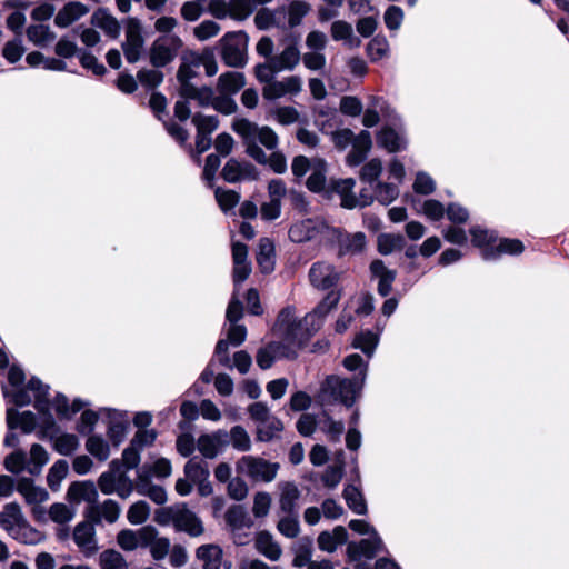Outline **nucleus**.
I'll use <instances>...</instances> for the list:
<instances>
[{
    "mask_svg": "<svg viewBox=\"0 0 569 569\" xmlns=\"http://www.w3.org/2000/svg\"><path fill=\"white\" fill-rule=\"evenodd\" d=\"M366 385V372L361 376L343 378L338 375H328L320 386V396L332 402L341 403L346 408H352L361 397Z\"/></svg>",
    "mask_w": 569,
    "mask_h": 569,
    "instance_id": "1",
    "label": "nucleus"
},
{
    "mask_svg": "<svg viewBox=\"0 0 569 569\" xmlns=\"http://www.w3.org/2000/svg\"><path fill=\"white\" fill-rule=\"evenodd\" d=\"M8 369L7 380L10 389L2 385V397L17 407H26L31 403L30 390L26 383V373L18 363H10L9 353L2 347V372Z\"/></svg>",
    "mask_w": 569,
    "mask_h": 569,
    "instance_id": "2",
    "label": "nucleus"
},
{
    "mask_svg": "<svg viewBox=\"0 0 569 569\" xmlns=\"http://www.w3.org/2000/svg\"><path fill=\"white\" fill-rule=\"evenodd\" d=\"M249 36L246 31H229L219 40L222 62L231 68H243L248 62Z\"/></svg>",
    "mask_w": 569,
    "mask_h": 569,
    "instance_id": "3",
    "label": "nucleus"
},
{
    "mask_svg": "<svg viewBox=\"0 0 569 569\" xmlns=\"http://www.w3.org/2000/svg\"><path fill=\"white\" fill-rule=\"evenodd\" d=\"M183 41L178 34H160L149 48V62L156 69L170 64L178 57Z\"/></svg>",
    "mask_w": 569,
    "mask_h": 569,
    "instance_id": "4",
    "label": "nucleus"
},
{
    "mask_svg": "<svg viewBox=\"0 0 569 569\" xmlns=\"http://www.w3.org/2000/svg\"><path fill=\"white\" fill-rule=\"evenodd\" d=\"M2 529L9 532L13 538L24 543H34L33 537L37 531L32 529L22 515L18 503H7L2 510Z\"/></svg>",
    "mask_w": 569,
    "mask_h": 569,
    "instance_id": "5",
    "label": "nucleus"
},
{
    "mask_svg": "<svg viewBox=\"0 0 569 569\" xmlns=\"http://www.w3.org/2000/svg\"><path fill=\"white\" fill-rule=\"evenodd\" d=\"M6 416L8 432L3 442L7 447H16L18 445L16 429H20L23 433L29 435L38 427V417L32 411L19 412L13 408H8Z\"/></svg>",
    "mask_w": 569,
    "mask_h": 569,
    "instance_id": "6",
    "label": "nucleus"
},
{
    "mask_svg": "<svg viewBox=\"0 0 569 569\" xmlns=\"http://www.w3.org/2000/svg\"><path fill=\"white\" fill-rule=\"evenodd\" d=\"M319 330L320 323L312 321L307 322L305 316L299 322L292 325L279 336L284 341L286 348L303 349Z\"/></svg>",
    "mask_w": 569,
    "mask_h": 569,
    "instance_id": "7",
    "label": "nucleus"
},
{
    "mask_svg": "<svg viewBox=\"0 0 569 569\" xmlns=\"http://www.w3.org/2000/svg\"><path fill=\"white\" fill-rule=\"evenodd\" d=\"M244 472L254 481L271 482L277 477L280 465L261 457L243 456L240 460Z\"/></svg>",
    "mask_w": 569,
    "mask_h": 569,
    "instance_id": "8",
    "label": "nucleus"
},
{
    "mask_svg": "<svg viewBox=\"0 0 569 569\" xmlns=\"http://www.w3.org/2000/svg\"><path fill=\"white\" fill-rule=\"evenodd\" d=\"M232 130L241 137L246 146V153L259 164H267L268 156L252 137L251 121L246 118L234 119L231 126Z\"/></svg>",
    "mask_w": 569,
    "mask_h": 569,
    "instance_id": "9",
    "label": "nucleus"
},
{
    "mask_svg": "<svg viewBox=\"0 0 569 569\" xmlns=\"http://www.w3.org/2000/svg\"><path fill=\"white\" fill-rule=\"evenodd\" d=\"M101 411L107 412V436L114 447H119L130 430L128 412L113 408H101Z\"/></svg>",
    "mask_w": 569,
    "mask_h": 569,
    "instance_id": "10",
    "label": "nucleus"
},
{
    "mask_svg": "<svg viewBox=\"0 0 569 569\" xmlns=\"http://www.w3.org/2000/svg\"><path fill=\"white\" fill-rule=\"evenodd\" d=\"M379 552H387L380 535L361 539L358 542L350 541L347 546V556L350 561H359L361 558L371 560Z\"/></svg>",
    "mask_w": 569,
    "mask_h": 569,
    "instance_id": "11",
    "label": "nucleus"
},
{
    "mask_svg": "<svg viewBox=\"0 0 569 569\" xmlns=\"http://www.w3.org/2000/svg\"><path fill=\"white\" fill-rule=\"evenodd\" d=\"M326 228H328L326 222L306 218L290 226L288 237L295 243H305L316 239Z\"/></svg>",
    "mask_w": 569,
    "mask_h": 569,
    "instance_id": "12",
    "label": "nucleus"
},
{
    "mask_svg": "<svg viewBox=\"0 0 569 569\" xmlns=\"http://www.w3.org/2000/svg\"><path fill=\"white\" fill-rule=\"evenodd\" d=\"M173 528L177 532H186L190 537H199L204 531L201 519L188 508L186 502L178 503Z\"/></svg>",
    "mask_w": 569,
    "mask_h": 569,
    "instance_id": "13",
    "label": "nucleus"
},
{
    "mask_svg": "<svg viewBox=\"0 0 569 569\" xmlns=\"http://www.w3.org/2000/svg\"><path fill=\"white\" fill-rule=\"evenodd\" d=\"M144 39L141 34L138 20H131L126 29V40L122 42V50L129 63H136L141 58Z\"/></svg>",
    "mask_w": 569,
    "mask_h": 569,
    "instance_id": "14",
    "label": "nucleus"
},
{
    "mask_svg": "<svg viewBox=\"0 0 569 569\" xmlns=\"http://www.w3.org/2000/svg\"><path fill=\"white\" fill-rule=\"evenodd\" d=\"M309 279L313 287L329 290L338 283L340 274L333 264L318 261L312 263L309 270Z\"/></svg>",
    "mask_w": 569,
    "mask_h": 569,
    "instance_id": "15",
    "label": "nucleus"
},
{
    "mask_svg": "<svg viewBox=\"0 0 569 569\" xmlns=\"http://www.w3.org/2000/svg\"><path fill=\"white\" fill-rule=\"evenodd\" d=\"M229 445V435L219 429L212 433H202L198 437L197 448L207 459H214Z\"/></svg>",
    "mask_w": 569,
    "mask_h": 569,
    "instance_id": "16",
    "label": "nucleus"
},
{
    "mask_svg": "<svg viewBox=\"0 0 569 569\" xmlns=\"http://www.w3.org/2000/svg\"><path fill=\"white\" fill-rule=\"evenodd\" d=\"M378 147L390 153H396L407 149L408 140L405 131H397L395 128L383 126L376 136Z\"/></svg>",
    "mask_w": 569,
    "mask_h": 569,
    "instance_id": "17",
    "label": "nucleus"
},
{
    "mask_svg": "<svg viewBox=\"0 0 569 569\" xmlns=\"http://www.w3.org/2000/svg\"><path fill=\"white\" fill-rule=\"evenodd\" d=\"M525 251L521 240L516 238H501L495 247H488L481 250V256L486 261L500 259L503 254L519 256Z\"/></svg>",
    "mask_w": 569,
    "mask_h": 569,
    "instance_id": "18",
    "label": "nucleus"
},
{
    "mask_svg": "<svg viewBox=\"0 0 569 569\" xmlns=\"http://www.w3.org/2000/svg\"><path fill=\"white\" fill-rule=\"evenodd\" d=\"M371 278L378 279L377 291L386 298L392 290V283L397 278V271L388 269L381 259H375L369 264Z\"/></svg>",
    "mask_w": 569,
    "mask_h": 569,
    "instance_id": "19",
    "label": "nucleus"
},
{
    "mask_svg": "<svg viewBox=\"0 0 569 569\" xmlns=\"http://www.w3.org/2000/svg\"><path fill=\"white\" fill-rule=\"evenodd\" d=\"M73 541L86 557H91L98 551L96 528L92 523L79 522L73 529Z\"/></svg>",
    "mask_w": 569,
    "mask_h": 569,
    "instance_id": "20",
    "label": "nucleus"
},
{
    "mask_svg": "<svg viewBox=\"0 0 569 569\" xmlns=\"http://www.w3.org/2000/svg\"><path fill=\"white\" fill-rule=\"evenodd\" d=\"M98 497L97 487L91 480L71 482L66 495L71 505H79L81 501L93 503L97 502Z\"/></svg>",
    "mask_w": 569,
    "mask_h": 569,
    "instance_id": "21",
    "label": "nucleus"
},
{
    "mask_svg": "<svg viewBox=\"0 0 569 569\" xmlns=\"http://www.w3.org/2000/svg\"><path fill=\"white\" fill-rule=\"evenodd\" d=\"M333 232H336L338 238V254L339 257H343L346 254H358L361 253L367 246L366 234L361 231H358L352 234L343 236L339 228H333Z\"/></svg>",
    "mask_w": 569,
    "mask_h": 569,
    "instance_id": "22",
    "label": "nucleus"
},
{
    "mask_svg": "<svg viewBox=\"0 0 569 569\" xmlns=\"http://www.w3.org/2000/svg\"><path fill=\"white\" fill-rule=\"evenodd\" d=\"M31 2L28 0H4L2 1V10L17 8L18 10L10 13L6 19L7 28L13 31L17 36L22 34V29L26 23V16L23 10L29 8Z\"/></svg>",
    "mask_w": 569,
    "mask_h": 569,
    "instance_id": "23",
    "label": "nucleus"
},
{
    "mask_svg": "<svg viewBox=\"0 0 569 569\" xmlns=\"http://www.w3.org/2000/svg\"><path fill=\"white\" fill-rule=\"evenodd\" d=\"M28 389L33 392L34 401L33 407L38 411L39 416L51 412V402L49 400L50 386L43 383L40 378L32 376L28 380Z\"/></svg>",
    "mask_w": 569,
    "mask_h": 569,
    "instance_id": "24",
    "label": "nucleus"
},
{
    "mask_svg": "<svg viewBox=\"0 0 569 569\" xmlns=\"http://www.w3.org/2000/svg\"><path fill=\"white\" fill-rule=\"evenodd\" d=\"M254 23L259 30H267L271 27H286V7H279L274 10L268 8L260 9L254 17Z\"/></svg>",
    "mask_w": 569,
    "mask_h": 569,
    "instance_id": "25",
    "label": "nucleus"
},
{
    "mask_svg": "<svg viewBox=\"0 0 569 569\" xmlns=\"http://www.w3.org/2000/svg\"><path fill=\"white\" fill-rule=\"evenodd\" d=\"M89 12V7L79 1H70L54 17V24L67 28Z\"/></svg>",
    "mask_w": 569,
    "mask_h": 569,
    "instance_id": "26",
    "label": "nucleus"
},
{
    "mask_svg": "<svg viewBox=\"0 0 569 569\" xmlns=\"http://www.w3.org/2000/svg\"><path fill=\"white\" fill-rule=\"evenodd\" d=\"M271 67L276 71L293 70L301 59L297 42L290 43L277 56L271 57Z\"/></svg>",
    "mask_w": 569,
    "mask_h": 569,
    "instance_id": "27",
    "label": "nucleus"
},
{
    "mask_svg": "<svg viewBox=\"0 0 569 569\" xmlns=\"http://www.w3.org/2000/svg\"><path fill=\"white\" fill-rule=\"evenodd\" d=\"M340 291L330 290L323 299L313 308L312 311L306 315V321L319 322L320 328L327 315L337 307L340 300Z\"/></svg>",
    "mask_w": 569,
    "mask_h": 569,
    "instance_id": "28",
    "label": "nucleus"
},
{
    "mask_svg": "<svg viewBox=\"0 0 569 569\" xmlns=\"http://www.w3.org/2000/svg\"><path fill=\"white\" fill-rule=\"evenodd\" d=\"M342 497L347 507L358 516L368 513V505L360 486L348 483L345 486Z\"/></svg>",
    "mask_w": 569,
    "mask_h": 569,
    "instance_id": "29",
    "label": "nucleus"
},
{
    "mask_svg": "<svg viewBox=\"0 0 569 569\" xmlns=\"http://www.w3.org/2000/svg\"><path fill=\"white\" fill-rule=\"evenodd\" d=\"M91 23L96 28L103 30L112 39H117L120 36L121 27L118 20L104 8H99L93 12Z\"/></svg>",
    "mask_w": 569,
    "mask_h": 569,
    "instance_id": "30",
    "label": "nucleus"
},
{
    "mask_svg": "<svg viewBox=\"0 0 569 569\" xmlns=\"http://www.w3.org/2000/svg\"><path fill=\"white\" fill-rule=\"evenodd\" d=\"M246 86V77L239 71H227L219 76L217 90L219 93L237 94Z\"/></svg>",
    "mask_w": 569,
    "mask_h": 569,
    "instance_id": "31",
    "label": "nucleus"
},
{
    "mask_svg": "<svg viewBox=\"0 0 569 569\" xmlns=\"http://www.w3.org/2000/svg\"><path fill=\"white\" fill-rule=\"evenodd\" d=\"M327 182V162L325 159L317 158L312 162L310 176L307 178L306 187L313 193H321Z\"/></svg>",
    "mask_w": 569,
    "mask_h": 569,
    "instance_id": "32",
    "label": "nucleus"
},
{
    "mask_svg": "<svg viewBox=\"0 0 569 569\" xmlns=\"http://www.w3.org/2000/svg\"><path fill=\"white\" fill-rule=\"evenodd\" d=\"M196 557L203 561V569H220L223 550L219 545H201L196 550Z\"/></svg>",
    "mask_w": 569,
    "mask_h": 569,
    "instance_id": "33",
    "label": "nucleus"
},
{
    "mask_svg": "<svg viewBox=\"0 0 569 569\" xmlns=\"http://www.w3.org/2000/svg\"><path fill=\"white\" fill-rule=\"evenodd\" d=\"M300 498V491L295 482H286L281 488L279 506L280 510L289 516H296L297 501Z\"/></svg>",
    "mask_w": 569,
    "mask_h": 569,
    "instance_id": "34",
    "label": "nucleus"
},
{
    "mask_svg": "<svg viewBox=\"0 0 569 569\" xmlns=\"http://www.w3.org/2000/svg\"><path fill=\"white\" fill-rule=\"evenodd\" d=\"M256 549L271 561L279 560L282 552L280 546L273 541V537L268 530L258 532Z\"/></svg>",
    "mask_w": 569,
    "mask_h": 569,
    "instance_id": "35",
    "label": "nucleus"
},
{
    "mask_svg": "<svg viewBox=\"0 0 569 569\" xmlns=\"http://www.w3.org/2000/svg\"><path fill=\"white\" fill-rule=\"evenodd\" d=\"M379 341V333H373L371 329H363L356 333L352 347L361 350L368 358H372Z\"/></svg>",
    "mask_w": 569,
    "mask_h": 569,
    "instance_id": "36",
    "label": "nucleus"
},
{
    "mask_svg": "<svg viewBox=\"0 0 569 569\" xmlns=\"http://www.w3.org/2000/svg\"><path fill=\"white\" fill-rule=\"evenodd\" d=\"M331 189L340 196L341 207L348 210L356 208V201L353 200V188L356 180L353 178L333 180Z\"/></svg>",
    "mask_w": 569,
    "mask_h": 569,
    "instance_id": "37",
    "label": "nucleus"
},
{
    "mask_svg": "<svg viewBox=\"0 0 569 569\" xmlns=\"http://www.w3.org/2000/svg\"><path fill=\"white\" fill-rule=\"evenodd\" d=\"M179 97L194 100L201 108L212 107L217 98L213 88L206 84L201 87L193 86L187 91L181 92Z\"/></svg>",
    "mask_w": 569,
    "mask_h": 569,
    "instance_id": "38",
    "label": "nucleus"
},
{
    "mask_svg": "<svg viewBox=\"0 0 569 569\" xmlns=\"http://www.w3.org/2000/svg\"><path fill=\"white\" fill-rule=\"evenodd\" d=\"M226 522L232 530L250 528L252 520L249 518L246 508L241 505H233L228 508L224 515Z\"/></svg>",
    "mask_w": 569,
    "mask_h": 569,
    "instance_id": "39",
    "label": "nucleus"
},
{
    "mask_svg": "<svg viewBox=\"0 0 569 569\" xmlns=\"http://www.w3.org/2000/svg\"><path fill=\"white\" fill-rule=\"evenodd\" d=\"M295 558L292 566L296 568H302L312 562V540L309 537L300 538L293 547Z\"/></svg>",
    "mask_w": 569,
    "mask_h": 569,
    "instance_id": "40",
    "label": "nucleus"
},
{
    "mask_svg": "<svg viewBox=\"0 0 569 569\" xmlns=\"http://www.w3.org/2000/svg\"><path fill=\"white\" fill-rule=\"evenodd\" d=\"M469 233L472 244L482 250L488 247H495L493 243L498 240V232L496 230L487 229L481 226L471 227Z\"/></svg>",
    "mask_w": 569,
    "mask_h": 569,
    "instance_id": "41",
    "label": "nucleus"
},
{
    "mask_svg": "<svg viewBox=\"0 0 569 569\" xmlns=\"http://www.w3.org/2000/svg\"><path fill=\"white\" fill-rule=\"evenodd\" d=\"M49 461L47 450L39 443H33L28 456V472L31 476L40 475L44 465Z\"/></svg>",
    "mask_w": 569,
    "mask_h": 569,
    "instance_id": "42",
    "label": "nucleus"
},
{
    "mask_svg": "<svg viewBox=\"0 0 569 569\" xmlns=\"http://www.w3.org/2000/svg\"><path fill=\"white\" fill-rule=\"evenodd\" d=\"M251 126L254 128L252 129V137L257 143H261L268 150H276L278 148L279 137L272 128L268 126L259 127L252 121Z\"/></svg>",
    "mask_w": 569,
    "mask_h": 569,
    "instance_id": "43",
    "label": "nucleus"
},
{
    "mask_svg": "<svg viewBox=\"0 0 569 569\" xmlns=\"http://www.w3.org/2000/svg\"><path fill=\"white\" fill-rule=\"evenodd\" d=\"M389 42L385 34H377L366 46V53L371 62H378L389 52Z\"/></svg>",
    "mask_w": 569,
    "mask_h": 569,
    "instance_id": "44",
    "label": "nucleus"
},
{
    "mask_svg": "<svg viewBox=\"0 0 569 569\" xmlns=\"http://www.w3.org/2000/svg\"><path fill=\"white\" fill-rule=\"evenodd\" d=\"M87 451L99 461H106L110 456V446L101 435H91L86 441Z\"/></svg>",
    "mask_w": 569,
    "mask_h": 569,
    "instance_id": "45",
    "label": "nucleus"
},
{
    "mask_svg": "<svg viewBox=\"0 0 569 569\" xmlns=\"http://www.w3.org/2000/svg\"><path fill=\"white\" fill-rule=\"evenodd\" d=\"M69 471L68 461L64 459L57 460L49 469L47 475L48 487L52 491L60 489L62 480L67 477Z\"/></svg>",
    "mask_w": 569,
    "mask_h": 569,
    "instance_id": "46",
    "label": "nucleus"
},
{
    "mask_svg": "<svg viewBox=\"0 0 569 569\" xmlns=\"http://www.w3.org/2000/svg\"><path fill=\"white\" fill-rule=\"evenodd\" d=\"M310 4L306 1L293 0L288 4L286 9V17L288 16V27L296 28L298 27L302 19L309 13Z\"/></svg>",
    "mask_w": 569,
    "mask_h": 569,
    "instance_id": "47",
    "label": "nucleus"
},
{
    "mask_svg": "<svg viewBox=\"0 0 569 569\" xmlns=\"http://www.w3.org/2000/svg\"><path fill=\"white\" fill-rule=\"evenodd\" d=\"M198 76V68H194L180 60V64L176 73V78L179 84L178 94L193 87L194 84L192 83V79L197 78Z\"/></svg>",
    "mask_w": 569,
    "mask_h": 569,
    "instance_id": "48",
    "label": "nucleus"
},
{
    "mask_svg": "<svg viewBox=\"0 0 569 569\" xmlns=\"http://www.w3.org/2000/svg\"><path fill=\"white\" fill-rule=\"evenodd\" d=\"M27 38L38 47L46 46L49 41L54 39V33L51 32L49 26L46 24H31L26 30Z\"/></svg>",
    "mask_w": 569,
    "mask_h": 569,
    "instance_id": "49",
    "label": "nucleus"
},
{
    "mask_svg": "<svg viewBox=\"0 0 569 569\" xmlns=\"http://www.w3.org/2000/svg\"><path fill=\"white\" fill-rule=\"evenodd\" d=\"M382 173V163L380 159L373 158L362 166L359 172L361 182L368 183L370 189L379 182V177Z\"/></svg>",
    "mask_w": 569,
    "mask_h": 569,
    "instance_id": "50",
    "label": "nucleus"
},
{
    "mask_svg": "<svg viewBox=\"0 0 569 569\" xmlns=\"http://www.w3.org/2000/svg\"><path fill=\"white\" fill-rule=\"evenodd\" d=\"M274 247L268 238H262L259 243V251L257 253V262L263 272L273 270Z\"/></svg>",
    "mask_w": 569,
    "mask_h": 569,
    "instance_id": "51",
    "label": "nucleus"
},
{
    "mask_svg": "<svg viewBox=\"0 0 569 569\" xmlns=\"http://www.w3.org/2000/svg\"><path fill=\"white\" fill-rule=\"evenodd\" d=\"M371 189L375 191V200L382 206H389L399 196L398 187L389 182L379 181Z\"/></svg>",
    "mask_w": 569,
    "mask_h": 569,
    "instance_id": "52",
    "label": "nucleus"
},
{
    "mask_svg": "<svg viewBox=\"0 0 569 569\" xmlns=\"http://www.w3.org/2000/svg\"><path fill=\"white\" fill-rule=\"evenodd\" d=\"M164 79V73L160 69H147L142 68L137 72V80L147 90H153L158 88Z\"/></svg>",
    "mask_w": 569,
    "mask_h": 569,
    "instance_id": "53",
    "label": "nucleus"
},
{
    "mask_svg": "<svg viewBox=\"0 0 569 569\" xmlns=\"http://www.w3.org/2000/svg\"><path fill=\"white\" fill-rule=\"evenodd\" d=\"M264 427H257L256 439L260 442H270L278 432L283 430V422L276 416H272Z\"/></svg>",
    "mask_w": 569,
    "mask_h": 569,
    "instance_id": "54",
    "label": "nucleus"
},
{
    "mask_svg": "<svg viewBox=\"0 0 569 569\" xmlns=\"http://www.w3.org/2000/svg\"><path fill=\"white\" fill-rule=\"evenodd\" d=\"M228 435L229 443L231 442L236 450L247 452L251 449L250 436L242 426H233Z\"/></svg>",
    "mask_w": 569,
    "mask_h": 569,
    "instance_id": "55",
    "label": "nucleus"
},
{
    "mask_svg": "<svg viewBox=\"0 0 569 569\" xmlns=\"http://www.w3.org/2000/svg\"><path fill=\"white\" fill-rule=\"evenodd\" d=\"M99 421V413L91 409L82 411L77 425L76 430L81 436L94 435L93 430Z\"/></svg>",
    "mask_w": 569,
    "mask_h": 569,
    "instance_id": "56",
    "label": "nucleus"
},
{
    "mask_svg": "<svg viewBox=\"0 0 569 569\" xmlns=\"http://www.w3.org/2000/svg\"><path fill=\"white\" fill-rule=\"evenodd\" d=\"M101 569H128L124 557L114 549H108L100 553Z\"/></svg>",
    "mask_w": 569,
    "mask_h": 569,
    "instance_id": "57",
    "label": "nucleus"
},
{
    "mask_svg": "<svg viewBox=\"0 0 569 569\" xmlns=\"http://www.w3.org/2000/svg\"><path fill=\"white\" fill-rule=\"evenodd\" d=\"M53 439V449L62 456L72 455L79 447V439L73 433L66 432Z\"/></svg>",
    "mask_w": 569,
    "mask_h": 569,
    "instance_id": "58",
    "label": "nucleus"
},
{
    "mask_svg": "<svg viewBox=\"0 0 569 569\" xmlns=\"http://www.w3.org/2000/svg\"><path fill=\"white\" fill-rule=\"evenodd\" d=\"M38 417V426L40 427L38 437L41 440H53L56 435L59 432V427L54 420V417L51 412L47 415L37 416Z\"/></svg>",
    "mask_w": 569,
    "mask_h": 569,
    "instance_id": "59",
    "label": "nucleus"
},
{
    "mask_svg": "<svg viewBox=\"0 0 569 569\" xmlns=\"http://www.w3.org/2000/svg\"><path fill=\"white\" fill-rule=\"evenodd\" d=\"M186 478L193 483L201 480V478L210 477L208 465L203 461H197L196 458L188 460L183 468Z\"/></svg>",
    "mask_w": 569,
    "mask_h": 569,
    "instance_id": "60",
    "label": "nucleus"
},
{
    "mask_svg": "<svg viewBox=\"0 0 569 569\" xmlns=\"http://www.w3.org/2000/svg\"><path fill=\"white\" fill-rule=\"evenodd\" d=\"M150 516V506L144 500L132 503L127 512V519L131 525H142Z\"/></svg>",
    "mask_w": 569,
    "mask_h": 569,
    "instance_id": "61",
    "label": "nucleus"
},
{
    "mask_svg": "<svg viewBox=\"0 0 569 569\" xmlns=\"http://www.w3.org/2000/svg\"><path fill=\"white\" fill-rule=\"evenodd\" d=\"M300 319L296 317V309L293 306H287L280 310L277 316L274 330L278 335L288 330L292 325L299 322Z\"/></svg>",
    "mask_w": 569,
    "mask_h": 569,
    "instance_id": "62",
    "label": "nucleus"
},
{
    "mask_svg": "<svg viewBox=\"0 0 569 569\" xmlns=\"http://www.w3.org/2000/svg\"><path fill=\"white\" fill-rule=\"evenodd\" d=\"M192 123L198 132L211 136L218 129L220 121L218 116H206L198 112L192 117Z\"/></svg>",
    "mask_w": 569,
    "mask_h": 569,
    "instance_id": "63",
    "label": "nucleus"
},
{
    "mask_svg": "<svg viewBox=\"0 0 569 569\" xmlns=\"http://www.w3.org/2000/svg\"><path fill=\"white\" fill-rule=\"evenodd\" d=\"M412 188L418 194L429 196L435 192L436 182L428 172L419 171L416 174Z\"/></svg>",
    "mask_w": 569,
    "mask_h": 569,
    "instance_id": "64",
    "label": "nucleus"
}]
</instances>
